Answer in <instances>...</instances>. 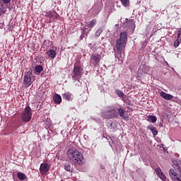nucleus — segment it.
<instances>
[{
	"label": "nucleus",
	"mask_w": 181,
	"mask_h": 181,
	"mask_svg": "<svg viewBox=\"0 0 181 181\" xmlns=\"http://www.w3.org/2000/svg\"><path fill=\"white\" fill-rule=\"evenodd\" d=\"M117 110V114H119V117H121L122 119L124 121H129V116L128 113L124 110V108L119 107L117 109H115Z\"/></svg>",
	"instance_id": "obj_9"
},
{
	"label": "nucleus",
	"mask_w": 181,
	"mask_h": 181,
	"mask_svg": "<svg viewBox=\"0 0 181 181\" xmlns=\"http://www.w3.org/2000/svg\"><path fill=\"white\" fill-rule=\"evenodd\" d=\"M118 117V113L116 109H111L109 110H105L101 113V117L104 119H113Z\"/></svg>",
	"instance_id": "obj_5"
},
{
	"label": "nucleus",
	"mask_w": 181,
	"mask_h": 181,
	"mask_svg": "<svg viewBox=\"0 0 181 181\" xmlns=\"http://www.w3.org/2000/svg\"><path fill=\"white\" fill-rule=\"evenodd\" d=\"M100 168H101L102 170H104V169H105L104 165H100Z\"/></svg>",
	"instance_id": "obj_37"
},
{
	"label": "nucleus",
	"mask_w": 181,
	"mask_h": 181,
	"mask_svg": "<svg viewBox=\"0 0 181 181\" xmlns=\"http://www.w3.org/2000/svg\"><path fill=\"white\" fill-rule=\"evenodd\" d=\"M150 69H151L150 66L146 65V64H141L139 66V71H138L136 76L139 78H141L142 77L141 72H143L145 74H147L150 71Z\"/></svg>",
	"instance_id": "obj_8"
},
{
	"label": "nucleus",
	"mask_w": 181,
	"mask_h": 181,
	"mask_svg": "<svg viewBox=\"0 0 181 181\" xmlns=\"http://www.w3.org/2000/svg\"><path fill=\"white\" fill-rule=\"evenodd\" d=\"M128 41V33L123 32L119 34V38L115 42V48L117 49V53L121 54L124 48L126 47L127 42Z\"/></svg>",
	"instance_id": "obj_3"
},
{
	"label": "nucleus",
	"mask_w": 181,
	"mask_h": 181,
	"mask_svg": "<svg viewBox=\"0 0 181 181\" xmlns=\"http://www.w3.org/2000/svg\"><path fill=\"white\" fill-rule=\"evenodd\" d=\"M35 74H40L43 71V67L42 65H37L35 67Z\"/></svg>",
	"instance_id": "obj_23"
},
{
	"label": "nucleus",
	"mask_w": 181,
	"mask_h": 181,
	"mask_svg": "<svg viewBox=\"0 0 181 181\" xmlns=\"http://www.w3.org/2000/svg\"><path fill=\"white\" fill-rule=\"evenodd\" d=\"M102 33H103V30H101L100 28L98 29L96 33H95L96 37H98Z\"/></svg>",
	"instance_id": "obj_31"
},
{
	"label": "nucleus",
	"mask_w": 181,
	"mask_h": 181,
	"mask_svg": "<svg viewBox=\"0 0 181 181\" xmlns=\"http://www.w3.org/2000/svg\"><path fill=\"white\" fill-rule=\"evenodd\" d=\"M146 120L154 124L156 121H158V118L155 115H148Z\"/></svg>",
	"instance_id": "obj_20"
},
{
	"label": "nucleus",
	"mask_w": 181,
	"mask_h": 181,
	"mask_svg": "<svg viewBox=\"0 0 181 181\" xmlns=\"http://www.w3.org/2000/svg\"><path fill=\"white\" fill-rule=\"evenodd\" d=\"M96 24V20L93 19L90 22H89V28H94Z\"/></svg>",
	"instance_id": "obj_27"
},
{
	"label": "nucleus",
	"mask_w": 181,
	"mask_h": 181,
	"mask_svg": "<svg viewBox=\"0 0 181 181\" xmlns=\"http://www.w3.org/2000/svg\"><path fill=\"white\" fill-rule=\"evenodd\" d=\"M122 4L123 6H129L130 2L129 0H121Z\"/></svg>",
	"instance_id": "obj_25"
},
{
	"label": "nucleus",
	"mask_w": 181,
	"mask_h": 181,
	"mask_svg": "<svg viewBox=\"0 0 181 181\" xmlns=\"http://www.w3.org/2000/svg\"><path fill=\"white\" fill-rule=\"evenodd\" d=\"M176 8V5H173L172 4H170L168 6H167L166 9L167 11H170V9L171 8H173V9H175Z\"/></svg>",
	"instance_id": "obj_29"
},
{
	"label": "nucleus",
	"mask_w": 181,
	"mask_h": 181,
	"mask_svg": "<svg viewBox=\"0 0 181 181\" xmlns=\"http://www.w3.org/2000/svg\"><path fill=\"white\" fill-rule=\"evenodd\" d=\"M66 155L67 158L76 165H82L85 163V158H83L82 153L76 149L68 150Z\"/></svg>",
	"instance_id": "obj_1"
},
{
	"label": "nucleus",
	"mask_w": 181,
	"mask_h": 181,
	"mask_svg": "<svg viewBox=\"0 0 181 181\" xmlns=\"http://www.w3.org/2000/svg\"><path fill=\"white\" fill-rule=\"evenodd\" d=\"M17 177L21 181L25 180V179H27V177H26L25 174L23 173H18Z\"/></svg>",
	"instance_id": "obj_24"
},
{
	"label": "nucleus",
	"mask_w": 181,
	"mask_h": 181,
	"mask_svg": "<svg viewBox=\"0 0 181 181\" xmlns=\"http://www.w3.org/2000/svg\"><path fill=\"white\" fill-rule=\"evenodd\" d=\"M181 44V28H179L177 32V39L174 42V47L175 48H177L178 46Z\"/></svg>",
	"instance_id": "obj_14"
},
{
	"label": "nucleus",
	"mask_w": 181,
	"mask_h": 181,
	"mask_svg": "<svg viewBox=\"0 0 181 181\" xmlns=\"http://www.w3.org/2000/svg\"><path fill=\"white\" fill-rule=\"evenodd\" d=\"M103 7V4L102 0H97L95 4L92 7V9L95 11V13H99L101 11V9Z\"/></svg>",
	"instance_id": "obj_10"
},
{
	"label": "nucleus",
	"mask_w": 181,
	"mask_h": 181,
	"mask_svg": "<svg viewBox=\"0 0 181 181\" xmlns=\"http://www.w3.org/2000/svg\"><path fill=\"white\" fill-rule=\"evenodd\" d=\"M46 18H49V22H53L59 17V14L56 11H48L45 14Z\"/></svg>",
	"instance_id": "obj_11"
},
{
	"label": "nucleus",
	"mask_w": 181,
	"mask_h": 181,
	"mask_svg": "<svg viewBox=\"0 0 181 181\" xmlns=\"http://www.w3.org/2000/svg\"><path fill=\"white\" fill-rule=\"evenodd\" d=\"M173 168L169 170V175L173 181H181V160H174Z\"/></svg>",
	"instance_id": "obj_2"
},
{
	"label": "nucleus",
	"mask_w": 181,
	"mask_h": 181,
	"mask_svg": "<svg viewBox=\"0 0 181 181\" xmlns=\"http://www.w3.org/2000/svg\"><path fill=\"white\" fill-rule=\"evenodd\" d=\"M6 12V8L3 2H0V16H3Z\"/></svg>",
	"instance_id": "obj_21"
},
{
	"label": "nucleus",
	"mask_w": 181,
	"mask_h": 181,
	"mask_svg": "<svg viewBox=\"0 0 181 181\" xmlns=\"http://www.w3.org/2000/svg\"><path fill=\"white\" fill-rule=\"evenodd\" d=\"M46 54H47L49 58L54 59L57 53L55 50L49 49V51L46 52Z\"/></svg>",
	"instance_id": "obj_17"
},
{
	"label": "nucleus",
	"mask_w": 181,
	"mask_h": 181,
	"mask_svg": "<svg viewBox=\"0 0 181 181\" xmlns=\"http://www.w3.org/2000/svg\"><path fill=\"white\" fill-rule=\"evenodd\" d=\"M33 72L32 69H29L28 71L24 74L23 85L25 88H29L32 84L31 76L33 74Z\"/></svg>",
	"instance_id": "obj_7"
},
{
	"label": "nucleus",
	"mask_w": 181,
	"mask_h": 181,
	"mask_svg": "<svg viewBox=\"0 0 181 181\" xmlns=\"http://www.w3.org/2000/svg\"><path fill=\"white\" fill-rule=\"evenodd\" d=\"M64 169H65V170L66 172L72 173L73 172V165H71V163H67L65 164Z\"/></svg>",
	"instance_id": "obj_19"
},
{
	"label": "nucleus",
	"mask_w": 181,
	"mask_h": 181,
	"mask_svg": "<svg viewBox=\"0 0 181 181\" xmlns=\"http://www.w3.org/2000/svg\"><path fill=\"white\" fill-rule=\"evenodd\" d=\"M22 121L28 123L31 120L32 118V110L30 106H27L24 108V111L21 114Z\"/></svg>",
	"instance_id": "obj_6"
},
{
	"label": "nucleus",
	"mask_w": 181,
	"mask_h": 181,
	"mask_svg": "<svg viewBox=\"0 0 181 181\" xmlns=\"http://www.w3.org/2000/svg\"><path fill=\"white\" fill-rule=\"evenodd\" d=\"M63 97H64V98H65L68 101H69L71 99V96L69 93H64Z\"/></svg>",
	"instance_id": "obj_28"
},
{
	"label": "nucleus",
	"mask_w": 181,
	"mask_h": 181,
	"mask_svg": "<svg viewBox=\"0 0 181 181\" xmlns=\"http://www.w3.org/2000/svg\"><path fill=\"white\" fill-rule=\"evenodd\" d=\"M115 94L117 95L118 97L123 98V99H127L126 95L122 92V90H115Z\"/></svg>",
	"instance_id": "obj_22"
},
{
	"label": "nucleus",
	"mask_w": 181,
	"mask_h": 181,
	"mask_svg": "<svg viewBox=\"0 0 181 181\" xmlns=\"http://www.w3.org/2000/svg\"><path fill=\"white\" fill-rule=\"evenodd\" d=\"M148 129L150 130V132H152L153 136H158V131L156 129V128L154 126L150 125L148 126Z\"/></svg>",
	"instance_id": "obj_18"
},
{
	"label": "nucleus",
	"mask_w": 181,
	"mask_h": 181,
	"mask_svg": "<svg viewBox=\"0 0 181 181\" xmlns=\"http://www.w3.org/2000/svg\"><path fill=\"white\" fill-rule=\"evenodd\" d=\"M126 22H127V23H131V24H133V20L132 19H131V20H129L128 18H126Z\"/></svg>",
	"instance_id": "obj_34"
},
{
	"label": "nucleus",
	"mask_w": 181,
	"mask_h": 181,
	"mask_svg": "<svg viewBox=\"0 0 181 181\" xmlns=\"http://www.w3.org/2000/svg\"><path fill=\"white\" fill-rule=\"evenodd\" d=\"M50 169V166L48 165V163H41L40 168V172L41 174L47 173L49 172V170Z\"/></svg>",
	"instance_id": "obj_12"
},
{
	"label": "nucleus",
	"mask_w": 181,
	"mask_h": 181,
	"mask_svg": "<svg viewBox=\"0 0 181 181\" xmlns=\"http://www.w3.org/2000/svg\"><path fill=\"white\" fill-rule=\"evenodd\" d=\"M101 59L100 54H92L91 55V60L93 61V65L96 66L100 63Z\"/></svg>",
	"instance_id": "obj_13"
},
{
	"label": "nucleus",
	"mask_w": 181,
	"mask_h": 181,
	"mask_svg": "<svg viewBox=\"0 0 181 181\" xmlns=\"http://www.w3.org/2000/svg\"><path fill=\"white\" fill-rule=\"evenodd\" d=\"M52 99L55 104L59 105V104L62 103V97L59 94H54Z\"/></svg>",
	"instance_id": "obj_16"
},
{
	"label": "nucleus",
	"mask_w": 181,
	"mask_h": 181,
	"mask_svg": "<svg viewBox=\"0 0 181 181\" xmlns=\"http://www.w3.org/2000/svg\"><path fill=\"white\" fill-rule=\"evenodd\" d=\"M47 43H49V40H45L44 45H46Z\"/></svg>",
	"instance_id": "obj_35"
},
{
	"label": "nucleus",
	"mask_w": 181,
	"mask_h": 181,
	"mask_svg": "<svg viewBox=\"0 0 181 181\" xmlns=\"http://www.w3.org/2000/svg\"><path fill=\"white\" fill-rule=\"evenodd\" d=\"M72 74H74V76H71L72 80L79 81L83 75V68L81 66L74 65V69L72 70Z\"/></svg>",
	"instance_id": "obj_4"
},
{
	"label": "nucleus",
	"mask_w": 181,
	"mask_h": 181,
	"mask_svg": "<svg viewBox=\"0 0 181 181\" xmlns=\"http://www.w3.org/2000/svg\"><path fill=\"white\" fill-rule=\"evenodd\" d=\"M156 173L157 175H160L163 174V171L160 170V168H158L157 169H156Z\"/></svg>",
	"instance_id": "obj_30"
},
{
	"label": "nucleus",
	"mask_w": 181,
	"mask_h": 181,
	"mask_svg": "<svg viewBox=\"0 0 181 181\" xmlns=\"http://www.w3.org/2000/svg\"><path fill=\"white\" fill-rule=\"evenodd\" d=\"M3 4H8L11 2V0H1L0 1Z\"/></svg>",
	"instance_id": "obj_33"
},
{
	"label": "nucleus",
	"mask_w": 181,
	"mask_h": 181,
	"mask_svg": "<svg viewBox=\"0 0 181 181\" xmlns=\"http://www.w3.org/2000/svg\"><path fill=\"white\" fill-rule=\"evenodd\" d=\"M127 99V98H122V100H123V102H124V103H126Z\"/></svg>",
	"instance_id": "obj_36"
},
{
	"label": "nucleus",
	"mask_w": 181,
	"mask_h": 181,
	"mask_svg": "<svg viewBox=\"0 0 181 181\" xmlns=\"http://www.w3.org/2000/svg\"><path fill=\"white\" fill-rule=\"evenodd\" d=\"M110 127L113 129H117V124L116 122H112L111 124H110Z\"/></svg>",
	"instance_id": "obj_32"
},
{
	"label": "nucleus",
	"mask_w": 181,
	"mask_h": 181,
	"mask_svg": "<svg viewBox=\"0 0 181 181\" xmlns=\"http://www.w3.org/2000/svg\"><path fill=\"white\" fill-rule=\"evenodd\" d=\"M160 95L164 100H170L173 98V96L171 94L166 93L164 91L160 92Z\"/></svg>",
	"instance_id": "obj_15"
},
{
	"label": "nucleus",
	"mask_w": 181,
	"mask_h": 181,
	"mask_svg": "<svg viewBox=\"0 0 181 181\" xmlns=\"http://www.w3.org/2000/svg\"><path fill=\"white\" fill-rule=\"evenodd\" d=\"M158 177H160V179L162 180V181H168V180L167 179V177H165V175L164 173L161 175H158Z\"/></svg>",
	"instance_id": "obj_26"
}]
</instances>
